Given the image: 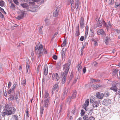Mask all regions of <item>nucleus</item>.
<instances>
[{
    "instance_id": "f257e3e1",
    "label": "nucleus",
    "mask_w": 120,
    "mask_h": 120,
    "mask_svg": "<svg viewBox=\"0 0 120 120\" xmlns=\"http://www.w3.org/2000/svg\"><path fill=\"white\" fill-rule=\"evenodd\" d=\"M16 111L15 108L14 107H11L10 109L1 112L2 116L5 117L6 115L8 116L15 113Z\"/></svg>"
},
{
    "instance_id": "f03ea898",
    "label": "nucleus",
    "mask_w": 120,
    "mask_h": 120,
    "mask_svg": "<svg viewBox=\"0 0 120 120\" xmlns=\"http://www.w3.org/2000/svg\"><path fill=\"white\" fill-rule=\"evenodd\" d=\"M35 50L37 52V53H38V57L39 59L43 54V49L42 45L41 44L40 45H37L35 47Z\"/></svg>"
},
{
    "instance_id": "7ed1b4c3",
    "label": "nucleus",
    "mask_w": 120,
    "mask_h": 120,
    "mask_svg": "<svg viewBox=\"0 0 120 120\" xmlns=\"http://www.w3.org/2000/svg\"><path fill=\"white\" fill-rule=\"evenodd\" d=\"M49 99H46L44 100V102L43 104V105L41 107L40 113L41 116L43 115L44 107H47L48 106Z\"/></svg>"
},
{
    "instance_id": "20e7f679",
    "label": "nucleus",
    "mask_w": 120,
    "mask_h": 120,
    "mask_svg": "<svg viewBox=\"0 0 120 120\" xmlns=\"http://www.w3.org/2000/svg\"><path fill=\"white\" fill-rule=\"evenodd\" d=\"M70 64H71L69 63L65 64L63 65V70H64L63 74L67 75L70 68Z\"/></svg>"
},
{
    "instance_id": "39448f33",
    "label": "nucleus",
    "mask_w": 120,
    "mask_h": 120,
    "mask_svg": "<svg viewBox=\"0 0 120 120\" xmlns=\"http://www.w3.org/2000/svg\"><path fill=\"white\" fill-rule=\"evenodd\" d=\"M52 80H54L58 81L60 79V77L58 74L57 73L53 74L52 75Z\"/></svg>"
},
{
    "instance_id": "423d86ee",
    "label": "nucleus",
    "mask_w": 120,
    "mask_h": 120,
    "mask_svg": "<svg viewBox=\"0 0 120 120\" xmlns=\"http://www.w3.org/2000/svg\"><path fill=\"white\" fill-rule=\"evenodd\" d=\"M99 102L98 101H95L92 102V105L94 109L97 110V108L98 107L99 105Z\"/></svg>"
},
{
    "instance_id": "0eeeda50",
    "label": "nucleus",
    "mask_w": 120,
    "mask_h": 120,
    "mask_svg": "<svg viewBox=\"0 0 120 120\" xmlns=\"http://www.w3.org/2000/svg\"><path fill=\"white\" fill-rule=\"evenodd\" d=\"M111 102V100L110 99H104L102 102V104L104 105H107L110 104Z\"/></svg>"
},
{
    "instance_id": "6e6552de",
    "label": "nucleus",
    "mask_w": 120,
    "mask_h": 120,
    "mask_svg": "<svg viewBox=\"0 0 120 120\" xmlns=\"http://www.w3.org/2000/svg\"><path fill=\"white\" fill-rule=\"evenodd\" d=\"M97 34L99 35H101L103 37H105V35L104 31L102 29H99L97 31Z\"/></svg>"
},
{
    "instance_id": "1a4fd4ad",
    "label": "nucleus",
    "mask_w": 120,
    "mask_h": 120,
    "mask_svg": "<svg viewBox=\"0 0 120 120\" xmlns=\"http://www.w3.org/2000/svg\"><path fill=\"white\" fill-rule=\"evenodd\" d=\"M80 25L81 28H83L84 26V21L83 18L81 17L80 20Z\"/></svg>"
},
{
    "instance_id": "9d476101",
    "label": "nucleus",
    "mask_w": 120,
    "mask_h": 120,
    "mask_svg": "<svg viewBox=\"0 0 120 120\" xmlns=\"http://www.w3.org/2000/svg\"><path fill=\"white\" fill-rule=\"evenodd\" d=\"M43 70L44 74L46 76L47 75L48 73V68L47 65L44 66Z\"/></svg>"
},
{
    "instance_id": "9b49d317",
    "label": "nucleus",
    "mask_w": 120,
    "mask_h": 120,
    "mask_svg": "<svg viewBox=\"0 0 120 120\" xmlns=\"http://www.w3.org/2000/svg\"><path fill=\"white\" fill-rule=\"evenodd\" d=\"M88 26H86V27L85 29V39L87 38L88 32Z\"/></svg>"
},
{
    "instance_id": "f8f14e48",
    "label": "nucleus",
    "mask_w": 120,
    "mask_h": 120,
    "mask_svg": "<svg viewBox=\"0 0 120 120\" xmlns=\"http://www.w3.org/2000/svg\"><path fill=\"white\" fill-rule=\"evenodd\" d=\"M67 75L66 74H63L62 76L63 78L62 81V83L63 84H64L66 81Z\"/></svg>"
},
{
    "instance_id": "ddd939ff",
    "label": "nucleus",
    "mask_w": 120,
    "mask_h": 120,
    "mask_svg": "<svg viewBox=\"0 0 120 120\" xmlns=\"http://www.w3.org/2000/svg\"><path fill=\"white\" fill-rule=\"evenodd\" d=\"M104 95L103 94H100L99 93H98L96 94V96L99 99H101L103 98Z\"/></svg>"
},
{
    "instance_id": "4468645a",
    "label": "nucleus",
    "mask_w": 120,
    "mask_h": 120,
    "mask_svg": "<svg viewBox=\"0 0 120 120\" xmlns=\"http://www.w3.org/2000/svg\"><path fill=\"white\" fill-rule=\"evenodd\" d=\"M80 34L79 31V25L76 27V31L75 34V36L76 37L79 36Z\"/></svg>"
},
{
    "instance_id": "2eb2a0df",
    "label": "nucleus",
    "mask_w": 120,
    "mask_h": 120,
    "mask_svg": "<svg viewBox=\"0 0 120 120\" xmlns=\"http://www.w3.org/2000/svg\"><path fill=\"white\" fill-rule=\"evenodd\" d=\"M117 87L116 86H113L110 88V90H113L115 92H116L117 91Z\"/></svg>"
},
{
    "instance_id": "dca6fc26",
    "label": "nucleus",
    "mask_w": 120,
    "mask_h": 120,
    "mask_svg": "<svg viewBox=\"0 0 120 120\" xmlns=\"http://www.w3.org/2000/svg\"><path fill=\"white\" fill-rule=\"evenodd\" d=\"M58 84L56 83L53 86L52 90V93L53 94L54 93V91L58 87Z\"/></svg>"
},
{
    "instance_id": "f3484780",
    "label": "nucleus",
    "mask_w": 120,
    "mask_h": 120,
    "mask_svg": "<svg viewBox=\"0 0 120 120\" xmlns=\"http://www.w3.org/2000/svg\"><path fill=\"white\" fill-rule=\"evenodd\" d=\"M63 48L62 51V58H64L65 57V54L66 52V49L63 50Z\"/></svg>"
},
{
    "instance_id": "a211bd4d",
    "label": "nucleus",
    "mask_w": 120,
    "mask_h": 120,
    "mask_svg": "<svg viewBox=\"0 0 120 120\" xmlns=\"http://www.w3.org/2000/svg\"><path fill=\"white\" fill-rule=\"evenodd\" d=\"M49 95V94L47 91H45V95L44 96V98H45V100L46 99H49V98H48Z\"/></svg>"
},
{
    "instance_id": "6ab92c4d",
    "label": "nucleus",
    "mask_w": 120,
    "mask_h": 120,
    "mask_svg": "<svg viewBox=\"0 0 120 120\" xmlns=\"http://www.w3.org/2000/svg\"><path fill=\"white\" fill-rule=\"evenodd\" d=\"M71 97L67 98L66 101V103L68 105H69L70 104L71 102Z\"/></svg>"
},
{
    "instance_id": "aec40b11",
    "label": "nucleus",
    "mask_w": 120,
    "mask_h": 120,
    "mask_svg": "<svg viewBox=\"0 0 120 120\" xmlns=\"http://www.w3.org/2000/svg\"><path fill=\"white\" fill-rule=\"evenodd\" d=\"M58 9L57 8L56 11L54 12L53 13V16L56 17L58 15Z\"/></svg>"
},
{
    "instance_id": "412c9836",
    "label": "nucleus",
    "mask_w": 120,
    "mask_h": 120,
    "mask_svg": "<svg viewBox=\"0 0 120 120\" xmlns=\"http://www.w3.org/2000/svg\"><path fill=\"white\" fill-rule=\"evenodd\" d=\"M77 92L75 91L74 92H73L72 94V96L71 97V99H74L75 98L76 96Z\"/></svg>"
},
{
    "instance_id": "4be33fe9",
    "label": "nucleus",
    "mask_w": 120,
    "mask_h": 120,
    "mask_svg": "<svg viewBox=\"0 0 120 120\" xmlns=\"http://www.w3.org/2000/svg\"><path fill=\"white\" fill-rule=\"evenodd\" d=\"M21 5L23 8H27L28 7L27 4L26 3L22 4Z\"/></svg>"
},
{
    "instance_id": "5701e85b",
    "label": "nucleus",
    "mask_w": 120,
    "mask_h": 120,
    "mask_svg": "<svg viewBox=\"0 0 120 120\" xmlns=\"http://www.w3.org/2000/svg\"><path fill=\"white\" fill-rule=\"evenodd\" d=\"M11 107H9V105H5V108L3 110V111H4L10 109Z\"/></svg>"
},
{
    "instance_id": "b1692460",
    "label": "nucleus",
    "mask_w": 120,
    "mask_h": 120,
    "mask_svg": "<svg viewBox=\"0 0 120 120\" xmlns=\"http://www.w3.org/2000/svg\"><path fill=\"white\" fill-rule=\"evenodd\" d=\"M115 30L116 32L118 34V38L120 39V30L116 29Z\"/></svg>"
},
{
    "instance_id": "393cba45",
    "label": "nucleus",
    "mask_w": 120,
    "mask_h": 120,
    "mask_svg": "<svg viewBox=\"0 0 120 120\" xmlns=\"http://www.w3.org/2000/svg\"><path fill=\"white\" fill-rule=\"evenodd\" d=\"M89 99H87L85 101V104L83 105V106L85 107H87L89 105Z\"/></svg>"
},
{
    "instance_id": "a878e982",
    "label": "nucleus",
    "mask_w": 120,
    "mask_h": 120,
    "mask_svg": "<svg viewBox=\"0 0 120 120\" xmlns=\"http://www.w3.org/2000/svg\"><path fill=\"white\" fill-rule=\"evenodd\" d=\"M49 20L47 18H46L45 20V24L46 25L48 26L49 24Z\"/></svg>"
},
{
    "instance_id": "bb28decb",
    "label": "nucleus",
    "mask_w": 120,
    "mask_h": 120,
    "mask_svg": "<svg viewBox=\"0 0 120 120\" xmlns=\"http://www.w3.org/2000/svg\"><path fill=\"white\" fill-rule=\"evenodd\" d=\"M109 39L110 38L109 37H106L105 42L106 45L108 44Z\"/></svg>"
},
{
    "instance_id": "cd10ccee",
    "label": "nucleus",
    "mask_w": 120,
    "mask_h": 120,
    "mask_svg": "<svg viewBox=\"0 0 120 120\" xmlns=\"http://www.w3.org/2000/svg\"><path fill=\"white\" fill-rule=\"evenodd\" d=\"M97 24L98 26L100 28L101 27L102 24L101 22L100 21H99V20H98V21L97 22Z\"/></svg>"
},
{
    "instance_id": "c85d7f7f",
    "label": "nucleus",
    "mask_w": 120,
    "mask_h": 120,
    "mask_svg": "<svg viewBox=\"0 0 120 120\" xmlns=\"http://www.w3.org/2000/svg\"><path fill=\"white\" fill-rule=\"evenodd\" d=\"M91 80L93 83L95 82L100 81V80L98 79H94L92 78L91 79Z\"/></svg>"
},
{
    "instance_id": "c756f323",
    "label": "nucleus",
    "mask_w": 120,
    "mask_h": 120,
    "mask_svg": "<svg viewBox=\"0 0 120 120\" xmlns=\"http://www.w3.org/2000/svg\"><path fill=\"white\" fill-rule=\"evenodd\" d=\"M11 6L10 7V8L13 10H15V5L13 3H11Z\"/></svg>"
},
{
    "instance_id": "7c9ffc66",
    "label": "nucleus",
    "mask_w": 120,
    "mask_h": 120,
    "mask_svg": "<svg viewBox=\"0 0 120 120\" xmlns=\"http://www.w3.org/2000/svg\"><path fill=\"white\" fill-rule=\"evenodd\" d=\"M12 118L13 120H17L18 119V116H17L13 115L12 116Z\"/></svg>"
},
{
    "instance_id": "2f4dec72",
    "label": "nucleus",
    "mask_w": 120,
    "mask_h": 120,
    "mask_svg": "<svg viewBox=\"0 0 120 120\" xmlns=\"http://www.w3.org/2000/svg\"><path fill=\"white\" fill-rule=\"evenodd\" d=\"M25 11H21L20 13V15L23 18L25 14Z\"/></svg>"
},
{
    "instance_id": "473e14b6",
    "label": "nucleus",
    "mask_w": 120,
    "mask_h": 120,
    "mask_svg": "<svg viewBox=\"0 0 120 120\" xmlns=\"http://www.w3.org/2000/svg\"><path fill=\"white\" fill-rule=\"evenodd\" d=\"M5 3L4 1L2 0L0 1V6L2 7L4 6Z\"/></svg>"
},
{
    "instance_id": "72a5a7b5",
    "label": "nucleus",
    "mask_w": 120,
    "mask_h": 120,
    "mask_svg": "<svg viewBox=\"0 0 120 120\" xmlns=\"http://www.w3.org/2000/svg\"><path fill=\"white\" fill-rule=\"evenodd\" d=\"M43 28V26H41L40 27L39 29V33L41 34H43V32L42 31V29Z\"/></svg>"
},
{
    "instance_id": "f704fd0d",
    "label": "nucleus",
    "mask_w": 120,
    "mask_h": 120,
    "mask_svg": "<svg viewBox=\"0 0 120 120\" xmlns=\"http://www.w3.org/2000/svg\"><path fill=\"white\" fill-rule=\"evenodd\" d=\"M90 30V35L91 36H94V33L92 28H91Z\"/></svg>"
},
{
    "instance_id": "c9c22d12",
    "label": "nucleus",
    "mask_w": 120,
    "mask_h": 120,
    "mask_svg": "<svg viewBox=\"0 0 120 120\" xmlns=\"http://www.w3.org/2000/svg\"><path fill=\"white\" fill-rule=\"evenodd\" d=\"M10 98H9V99L10 100L12 101L14 99V97L13 95H10Z\"/></svg>"
},
{
    "instance_id": "e433bc0d",
    "label": "nucleus",
    "mask_w": 120,
    "mask_h": 120,
    "mask_svg": "<svg viewBox=\"0 0 120 120\" xmlns=\"http://www.w3.org/2000/svg\"><path fill=\"white\" fill-rule=\"evenodd\" d=\"M26 72L27 73L28 72V70L30 69V66H29L28 63H26Z\"/></svg>"
},
{
    "instance_id": "4c0bfd02",
    "label": "nucleus",
    "mask_w": 120,
    "mask_h": 120,
    "mask_svg": "<svg viewBox=\"0 0 120 120\" xmlns=\"http://www.w3.org/2000/svg\"><path fill=\"white\" fill-rule=\"evenodd\" d=\"M79 5V3H75V8L76 9H78Z\"/></svg>"
},
{
    "instance_id": "58836bf2",
    "label": "nucleus",
    "mask_w": 120,
    "mask_h": 120,
    "mask_svg": "<svg viewBox=\"0 0 120 120\" xmlns=\"http://www.w3.org/2000/svg\"><path fill=\"white\" fill-rule=\"evenodd\" d=\"M93 86L94 88L97 89H98L100 87L99 85L98 84L94 85H93Z\"/></svg>"
},
{
    "instance_id": "ea45409f",
    "label": "nucleus",
    "mask_w": 120,
    "mask_h": 120,
    "mask_svg": "<svg viewBox=\"0 0 120 120\" xmlns=\"http://www.w3.org/2000/svg\"><path fill=\"white\" fill-rule=\"evenodd\" d=\"M66 43V39H65L62 44L61 45L62 47H63L65 45Z\"/></svg>"
},
{
    "instance_id": "a19ab883",
    "label": "nucleus",
    "mask_w": 120,
    "mask_h": 120,
    "mask_svg": "<svg viewBox=\"0 0 120 120\" xmlns=\"http://www.w3.org/2000/svg\"><path fill=\"white\" fill-rule=\"evenodd\" d=\"M89 117L86 115H85L83 117V119L84 120H88Z\"/></svg>"
},
{
    "instance_id": "79ce46f5",
    "label": "nucleus",
    "mask_w": 120,
    "mask_h": 120,
    "mask_svg": "<svg viewBox=\"0 0 120 120\" xmlns=\"http://www.w3.org/2000/svg\"><path fill=\"white\" fill-rule=\"evenodd\" d=\"M14 96H15L14 98H15V99L17 101V103L18 104L19 102V101L18 99V98L17 96V95H16V96H15V95Z\"/></svg>"
},
{
    "instance_id": "37998d69",
    "label": "nucleus",
    "mask_w": 120,
    "mask_h": 120,
    "mask_svg": "<svg viewBox=\"0 0 120 120\" xmlns=\"http://www.w3.org/2000/svg\"><path fill=\"white\" fill-rule=\"evenodd\" d=\"M13 2L16 5H19V3L18 2V0H13Z\"/></svg>"
},
{
    "instance_id": "c03bdc74",
    "label": "nucleus",
    "mask_w": 120,
    "mask_h": 120,
    "mask_svg": "<svg viewBox=\"0 0 120 120\" xmlns=\"http://www.w3.org/2000/svg\"><path fill=\"white\" fill-rule=\"evenodd\" d=\"M94 100L95 99H94V97H91L90 100V102L91 103L94 102Z\"/></svg>"
},
{
    "instance_id": "a18cd8bd",
    "label": "nucleus",
    "mask_w": 120,
    "mask_h": 120,
    "mask_svg": "<svg viewBox=\"0 0 120 120\" xmlns=\"http://www.w3.org/2000/svg\"><path fill=\"white\" fill-rule=\"evenodd\" d=\"M23 18L22 17V16H21L20 15H19L16 18V19L19 20H20L21 19H22Z\"/></svg>"
},
{
    "instance_id": "49530a36",
    "label": "nucleus",
    "mask_w": 120,
    "mask_h": 120,
    "mask_svg": "<svg viewBox=\"0 0 120 120\" xmlns=\"http://www.w3.org/2000/svg\"><path fill=\"white\" fill-rule=\"evenodd\" d=\"M85 113V112L83 110H82L81 111V116H83Z\"/></svg>"
},
{
    "instance_id": "de8ad7c7",
    "label": "nucleus",
    "mask_w": 120,
    "mask_h": 120,
    "mask_svg": "<svg viewBox=\"0 0 120 120\" xmlns=\"http://www.w3.org/2000/svg\"><path fill=\"white\" fill-rule=\"evenodd\" d=\"M71 8L72 9V7L73 6V7H74V1H73V0H72L71 1Z\"/></svg>"
},
{
    "instance_id": "09e8293b",
    "label": "nucleus",
    "mask_w": 120,
    "mask_h": 120,
    "mask_svg": "<svg viewBox=\"0 0 120 120\" xmlns=\"http://www.w3.org/2000/svg\"><path fill=\"white\" fill-rule=\"evenodd\" d=\"M93 41L94 42V45L95 46H98V44L97 43V42L96 40H94Z\"/></svg>"
},
{
    "instance_id": "8fccbe9b",
    "label": "nucleus",
    "mask_w": 120,
    "mask_h": 120,
    "mask_svg": "<svg viewBox=\"0 0 120 120\" xmlns=\"http://www.w3.org/2000/svg\"><path fill=\"white\" fill-rule=\"evenodd\" d=\"M88 120H95V118L93 116H90Z\"/></svg>"
},
{
    "instance_id": "3c124183",
    "label": "nucleus",
    "mask_w": 120,
    "mask_h": 120,
    "mask_svg": "<svg viewBox=\"0 0 120 120\" xmlns=\"http://www.w3.org/2000/svg\"><path fill=\"white\" fill-rule=\"evenodd\" d=\"M16 85L17 84L16 83H14V84L13 85L12 87V89H11L12 90H13L14 89Z\"/></svg>"
},
{
    "instance_id": "603ef678",
    "label": "nucleus",
    "mask_w": 120,
    "mask_h": 120,
    "mask_svg": "<svg viewBox=\"0 0 120 120\" xmlns=\"http://www.w3.org/2000/svg\"><path fill=\"white\" fill-rule=\"evenodd\" d=\"M21 83L22 85H23L24 86L26 84V81L25 80H23Z\"/></svg>"
},
{
    "instance_id": "864d4df0",
    "label": "nucleus",
    "mask_w": 120,
    "mask_h": 120,
    "mask_svg": "<svg viewBox=\"0 0 120 120\" xmlns=\"http://www.w3.org/2000/svg\"><path fill=\"white\" fill-rule=\"evenodd\" d=\"M4 17V16L2 14L1 12H0V18L2 19Z\"/></svg>"
},
{
    "instance_id": "5fc2aeb1",
    "label": "nucleus",
    "mask_w": 120,
    "mask_h": 120,
    "mask_svg": "<svg viewBox=\"0 0 120 120\" xmlns=\"http://www.w3.org/2000/svg\"><path fill=\"white\" fill-rule=\"evenodd\" d=\"M84 37L83 36H82L80 38V40L81 41H82L84 39Z\"/></svg>"
},
{
    "instance_id": "6e6d98bb",
    "label": "nucleus",
    "mask_w": 120,
    "mask_h": 120,
    "mask_svg": "<svg viewBox=\"0 0 120 120\" xmlns=\"http://www.w3.org/2000/svg\"><path fill=\"white\" fill-rule=\"evenodd\" d=\"M63 107V105L62 104L60 105V112H61L62 109Z\"/></svg>"
},
{
    "instance_id": "4d7b16f0",
    "label": "nucleus",
    "mask_w": 120,
    "mask_h": 120,
    "mask_svg": "<svg viewBox=\"0 0 120 120\" xmlns=\"http://www.w3.org/2000/svg\"><path fill=\"white\" fill-rule=\"evenodd\" d=\"M116 94H118L120 95V90H118L117 91L116 93Z\"/></svg>"
},
{
    "instance_id": "13d9d810",
    "label": "nucleus",
    "mask_w": 120,
    "mask_h": 120,
    "mask_svg": "<svg viewBox=\"0 0 120 120\" xmlns=\"http://www.w3.org/2000/svg\"><path fill=\"white\" fill-rule=\"evenodd\" d=\"M31 54L32 57L33 58L34 57V54L33 52H31Z\"/></svg>"
},
{
    "instance_id": "bf43d9fd",
    "label": "nucleus",
    "mask_w": 120,
    "mask_h": 120,
    "mask_svg": "<svg viewBox=\"0 0 120 120\" xmlns=\"http://www.w3.org/2000/svg\"><path fill=\"white\" fill-rule=\"evenodd\" d=\"M78 68H79L80 69L82 68V67L81 65V63H80L77 66Z\"/></svg>"
},
{
    "instance_id": "052dcab7",
    "label": "nucleus",
    "mask_w": 120,
    "mask_h": 120,
    "mask_svg": "<svg viewBox=\"0 0 120 120\" xmlns=\"http://www.w3.org/2000/svg\"><path fill=\"white\" fill-rule=\"evenodd\" d=\"M53 58L55 60H56L57 58V56L56 55H54L53 56Z\"/></svg>"
},
{
    "instance_id": "680f3d73",
    "label": "nucleus",
    "mask_w": 120,
    "mask_h": 120,
    "mask_svg": "<svg viewBox=\"0 0 120 120\" xmlns=\"http://www.w3.org/2000/svg\"><path fill=\"white\" fill-rule=\"evenodd\" d=\"M104 94L106 97H108L109 96V94L108 93L105 92V93Z\"/></svg>"
},
{
    "instance_id": "e2e57ef3",
    "label": "nucleus",
    "mask_w": 120,
    "mask_h": 120,
    "mask_svg": "<svg viewBox=\"0 0 120 120\" xmlns=\"http://www.w3.org/2000/svg\"><path fill=\"white\" fill-rule=\"evenodd\" d=\"M86 68H83V73H85L86 71Z\"/></svg>"
},
{
    "instance_id": "0e129e2a",
    "label": "nucleus",
    "mask_w": 120,
    "mask_h": 120,
    "mask_svg": "<svg viewBox=\"0 0 120 120\" xmlns=\"http://www.w3.org/2000/svg\"><path fill=\"white\" fill-rule=\"evenodd\" d=\"M11 82H9L8 84L9 88H10V87L11 86Z\"/></svg>"
},
{
    "instance_id": "69168bd1",
    "label": "nucleus",
    "mask_w": 120,
    "mask_h": 120,
    "mask_svg": "<svg viewBox=\"0 0 120 120\" xmlns=\"http://www.w3.org/2000/svg\"><path fill=\"white\" fill-rule=\"evenodd\" d=\"M118 72V69H116L114 71H113V73H117Z\"/></svg>"
},
{
    "instance_id": "338daca9",
    "label": "nucleus",
    "mask_w": 120,
    "mask_h": 120,
    "mask_svg": "<svg viewBox=\"0 0 120 120\" xmlns=\"http://www.w3.org/2000/svg\"><path fill=\"white\" fill-rule=\"evenodd\" d=\"M67 93L66 92H64L63 95L65 97H66L67 95Z\"/></svg>"
},
{
    "instance_id": "774afa93",
    "label": "nucleus",
    "mask_w": 120,
    "mask_h": 120,
    "mask_svg": "<svg viewBox=\"0 0 120 120\" xmlns=\"http://www.w3.org/2000/svg\"><path fill=\"white\" fill-rule=\"evenodd\" d=\"M86 45H83V46L82 48L81 49V52H82L83 50V49L85 47Z\"/></svg>"
}]
</instances>
